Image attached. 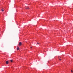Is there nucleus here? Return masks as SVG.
I'll use <instances>...</instances> for the list:
<instances>
[{"mask_svg":"<svg viewBox=\"0 0 73 73\" xmlns=\"http://www.w3.org/2000/svg\"><path fill=\"white\" fill-rule=\"evenodd\" d=\"M31 48H32V47H31Z\"/></svg>","mask_w":73,"mask_h":73,"instance_id":"obj_10","label":"nucleus"},{"mask_svg":"<svg viewBox=\"0 0 73 73\" xmlns=\"http://www.w3.org/2000/svg\"><path fill=\"white\" fill-rule=\"evenodd\" d=\"M9 62H8V61H6V64H8V63H9Z\"/></svg>","mask_w":73,"mask_h":73,"instance_id":"obj_2","label":"nucleus"},{"mask_svg":"<svg viewBox=\"0 0 73 73\" xmlns=\"http://www.w3.org/2000/svg\"><path fill=\"white\" fill-rule=\"evenodd\" d=\"M71 72H72V73H73V71H72V70H71Z\"/></svg>","mask_w":73,"mask_h":73,"instance_id":"obj_5","label":"nucleus"},{"mask_svg":"<svg viewBox=\"0 0 73 73\" xmlns=\"http://www.w3.org/2000/svg\"><path fill=\"white\" fill-rule=\"evenodd\" d=\"M60 60H61V59H60Z\"/></svg>","mask_w":73,"mask_h":73,"instance_id":"obj_9","label":"nucleus"},{"mask_svg":"<svg viewBox=\"0 0 73 73\" xmlns=\"http://www.w3.org/2000/svg\"><path fill=\"white\" fill-rule=\"evenodd\" d=\"M17 49L18 50H19V47H17Z\"/></svg>","mask_w":73,"mask_h":73,"instance_id":"obj_3","label":"nucleus"},{"mask_svg":"<svg viewBox=\"0 0 73 73\" xmlns=\"http://www.w3.org/2000/svg\"><path fill=\"white\" fill-rule=\"evenodd\" d=\"M26 9H28L29 8L28 7L26 8Z\"/></svg>","mask_w":73,"mask_h":73,"instance_id":"obj_7","label":"nucleus"},{"mask_svg":"<svg viewBox=\"0 0 73 73\" xmlns=\"http://www.w3.org/2000/svg\"><path fill=\"white\" fill-rule=\"evenodd\" d=\"M37 44H38V43H37Z\"/></svg>","mask_w":73,"mask_h":73,"instance_id":"obj_8","label":"nucleus"},{"mask_svg":"<svg viewBox=\"0 0 73 73\" xmlns=\"http://www.w3.org/2000/svg\"><path fill=\"white\" fill-rule=\"evenodd\" d=\"M21 44H22V43L21 42H20L19 43V45L20 46L21 45Z\"/></svg>","mask_w":73,"mask_h":73,"instance_id":"obj_1","label":"nucleus"},{"mask_svg":"<svg viewBox=\"0 0 73 73\" xmlns=\"http://www.w3.org/2000/svg\"><path fill=\"white\" fill-rule=\"evenodd\" d=\"M1 10L2 11V12L4 11V10L1 9Z\"/></svg>","mask_w":73,"mask_h":73,"instance_id":"obj_4","label":"nucleus"},{"mask_svg":"<svg viewBox=\"0 0 73 73\" xmlns=\"http://www.w3.org/2000/svg\"><path fill=\"white\" fill-rule=\"evenodd\" d=\"M11 62H12L13 61V60H11Z\"/></svg>","mask_w":73,"mask_h":73,"instance_id":"obj_6","label":"nucleus"}]
</instances>
